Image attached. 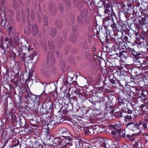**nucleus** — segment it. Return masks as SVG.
<instances>
[{
  "label": "nucleus",
  "mask_w": 148,
  "mask_h": 148,
  "mask_svg": "<svg viewBox=\"0 0 148 148\" xmlns=\"http://www.w3.org/2000/svg\"><path fill=\"white\" fill-rule=\"evenodd\" d=\"M75 27L73 26L72 29V32L73 33V34H71L69 38V41L73 43L76 41L77 38V35L75 33Z\"/></svg>",
  "instance_id": "obj_21"
},
{
  "label": "nucleus",
  "mask_w": 148,
  "mask_h": 148,
  "mask_svg": "<svg viewBox=\"0 0 148 148\" xmlns=\"http://www.w3.org/2000/svg\"><path fill=\"white\" fill-rule=\"evenodd\" d=\"M140 55H141V54L139 53L137 55V57H136L133 58V60L134 62H139L141 64L144 62V61L145 60V59L142 57H140L139 56Z\"/></svg>",
  "instance_id": "obj_25"
},
{
  "label": "nucleus",
  "mask_w": 148,
  "mask_h": 148,
  "mask_svg": "<svg viewBox=\"0 0 148 148\" xmlns=\"http://www.w3.org/2000/svg\"><path fill=\"white\" fill-rule=\"evenodd\" d=\"M7 19H0V22H1V25L2 26H4L6 23Z\"/></svg>",
  "instance_id": "obj_56"
},
{
  "label": "nucleus",
  "mask_w": 148,
  "mask_h": 148,
  "mask_svg": "<svg viewBox=\"0 0 148 148\" xmlns=\"http://www.w3.org/2000/svg\"><path fill=\"white\" fill-rule=\"evenodd\" d=\"M124 50L127 52V54L128 55V56H131L133 57V58H135L136 57H137V55L139 53L136 51L134 49H132L131 48H126Z\"/></svg>",
  "instance_id": "obj_15"
},
{
  "label": "nucleus",
  "mask_w": 148,
  "mask_h": 148,
  "mask_svg": "<svg viewBox=\"0 0 148 148\" xmlns=\"http://www.w3.org/2000/svg\"><path fill=\"white\" fill-rule=\"evenodd\" d=\"M11 119H12V121L13 123H15L16 120V115L13 112L12 113Z\"/></svg>",
  "instance_id": "obj_55"
},
{
  "label": "nucleus",
  "mask_w": 148,
  "mask_h": 148,
  "mask_svg": "<svg viewBox=\"0 0 148 148\" xmlns=\"http://www.w3.org/2000/svg\"><path fill=\"white\" fill-rule=\"evenodd\" d=\"M103 87H101L97 88L96 89V93L97 95L98 96H99L100 98H101V97H103L102 96L101 97L100 96H99V94H102V95H104V93L103 92Z\"/></svg>",
  "instance_id": "obj_37"
},
{
  "label": "nucleus",
  "mask_w": 148,
  "mask_h": 148,
  "mask_svg": "<svg viewBox=\"0 0 148 148\" xmlns=\"http://www.w3.org/2000/svg\"><path fill=\"white\" fill-rule=\"evenodd\" d=\"M64 108H65V110L68 111H71L73 109L71 105L69 106L68 104H65L64 106Z\"/></svg>",
  "instance_id": "obj_50"
},
{
  "label": "nucleus",
  "mask_w": 148,
  "mask_h": 148,
  "mask_svg": "<svg viewBox=\"0 0 148 148\" xmlns=\"http://www.w3.org/2000/svg\"><path fill=\"white\" fill-rule=\"evenodd\" d=\"M108 144V140H103L102 142H101V146L104 147V148L106 147V144Z\"/></svg>",
  "instance_id": "obj_52"
},
{
  "label": "nucleus",
  "mask_w": 148,
  "mask_h": 148,
  "mask_svg": "<svg viewBox=\"0 0 148 148\" xmlns=\"http://www.w3.org/2000/svg\"><path fill=\"white\" fill-rule=\"evenodd\" d=\"M0 40L1 43L0 44V49L1 48L4 51L5 46V48L7 49L12 47L13 43L14 45L17 46L20 44L19 38L18 33H15L14 35L9 37V38L1 36Z\"/></svg>",
  "instance_id": "obj_1"
},
{
  "label": "nucleus",
  "mask_w": 148,
  "mask_h": 148,
  "mask_svg": "<svg viewBox=\"0 0 148 148\" xmlns=\"http://www.w3.org/2000/svg\"><path fill=\"white\" fill-rule=\"evenodd\" d=\"M55 24L58 28H60L62 27V25L61 21L59 19H57L55 21Z\"/></svg>",
  "instance_id": "obj_48"
},
{
  "label": "nucleus",
  "mask_w": 148,
  "mask_h": 148,
  "mask_svg": "<svg viewBox=\"0 0 148 148\" xmlns=\"http://www.w3.org/2000/svg\"><path fill=\"white\" fill-rule=\"evenodd\" d=\"M133 10L134 12L135 13H138V11H139L138 7V4H137V5L133 7Z\"/></svg>",
  "instance_id": "obj_59"
},
{
  "label": "nucleus",
  "mask_w": 148,
  "mask_h": 148,
  "mask_svg": "<svg viewBox=\"0 0 148 148\" xmlns=\"http://www.w3.org/2000/svg\"><path fill=\"white\" fill-rule=\"evenodd\" d=\"M61 134L60 138H63L67 136L71 135V134L69 131L65 128H62L61 129Z\"/></svg>",
  "instance_id": "obj_18"
},
{
  "label": "nucleus",
  "mask_w": 148,
  "mask_h": 148,
  "mask_svg": "<svg viewBox=\"0 0 148 148\" xmlns=\"http://www.w3.org/2000/svg\"><path fill=\"white\" fill-rule=\"evenodd\" d=\"M119 71H117L115 73L117 75H119L120 76L125 75V74L126 72L124 70V69L123 68V66H121L118 68Z\"/></svg>",
  "instance_id": "obj_26"
},
{
  "label": "nucleus",
  "mask_w": 148,
  "mask_h": 148,
  "mask_svg": "<svg viewBox=\"0 0 148 148\" xmlns=\"http://www.w3.org/2000/svg\"><path fill=\"white\" fill-rule=\"evenodd\" d=\"M126 127L132 131H137V130H140L138 127V125L137 123H134V122H130L128 123L126 125Z\"/></svg>",
  "instance_id": "obj_13"
},
{
  "label": "nucleus",
  "mask_w": 148,
  "mask_h": 148,
  "mask_svg": "<svg viewBox=\"0 0 148 148\" xmlns=\"http://www.w3.org/2000/svg\"><path fill=\"white\" fill-rule=\"evenodd\" d=\"M45 88H44V90L43 91V92H42V93L40 95V97H43V99L45 100H47V99H48L49 95L45 93Z\"/></svg>",
  "instance_id": "obj_42"
},
{
  "label": "nucleus",
  "mask_w": 148,
  "mask_h": 148,
  "mask_svg": "<svg viewBox=\"0 0 148 148\" xmlns=\"http://www.w3.org/2000/svg\"><path fill=\"white\" fill-rule=\"evenodd\" d=\"M145 75L142 73H140V74H137L135 75L134 78H136V79H141L143 80L145 78Z\"/></svg>",
  "instance_id": "obj_43"
},
{
  "label": "nucleus",
  "mask_w": 148,
  "mask_h": 148,
  "mask_svg": "<svg viewBox=\"0 0 148 148\" xmlns=\"http://www.w3.org/2000/svg\"><path fill=\"white\" fill-rule=\"evenodd\" d=\"M128 96L129 97H130L129 95ZM130 98L129 99L127 96H125V97H122L120 96H118L117 99L118 101V105L120 106L124 105L127 104L130 101Z\"/></svg>",
  "instance_id": "obj_11"
},
{
  "label": "nucleus",
  "mask_w": 148,
  "mask_h": 148,
  "mask_svg": "<svg viewBox=\"0 0 148 148\" xmlns=\"http://www.w3.org/2000/svg\"><path fill=\"white\" fill-rule=\"evenodd\" d=\"M82 133H85L86 135H91L90 133V131H89L87 129H84L83 130Z\"/></svg>",
  "instance_id": "obj_61"
},
{
  "label": "nucleus",
  "mask_w": 148,
  "mask_h": 148,
  "mask_svg": "<svg viewBox=\"0 0 148 148\" xmlns=\"http://www.w3.org/2000/svg\"><path fill=\"white\" fill-rule=\"evenodd\" d=\"M124 118L125 121L126 122L129 121L130 120H131L132 118V117L131 116V115H130V116H125Z\"/></svg>",
  "instance_id": "obj_54"
},
{
  "label": "nucleus",
  "mask_w": 148,
  "mask_h": 148,
  "mask_svg": "<svg viewBox=\"0 0 148 148\" xmlns=\"http://www.w3.org/2000/svg\"><path fill=\"white\" fill-rule=\"evenodd\" d=\"M127 35H128V36L127 35H124L123 37V40L124 41V43H125L127 42L129 43H132L133 41L131 38V37L129 35H128V34H127Z\"/></svg>",
  "instance_id": "obj_31"
},
{
  "label": "nucleus",
  "mask_w": 148,
  "mask_h": 148,
  "mask_svg": "<svg viewBox=\"0 0 148 148\" xmlns=\"http://www.w3.org/2000/svg\"><path fill=\"white\" fill-rule=\"evenodd\" d=\"M122 113L123 112L121 111H119L114 113L112 116V118L110 120L113 119V118L114 116L116 118H119L120 117H122L123 116Z\"/></svg>",
  "instance_id": "obj_33"
},
{
  "label": "nucleus",
  "mask_w": 148,
  "mask_h": 148,
  "mask_svg": "<svg viewBox=\"0 0 148 148\" xmlns=\"http://www.w3.org/2000/svg\"><path fill=\"white\" fill-rule=\"evenodd\" d=\"M121 134H119V135L118 134H119L118 133H117V132H116L115 130L114 131H112L111 132V134L114 136V137L116 138L117 140H118L121 138L122 132H121Z\"/></svg>",
  "instance_id": "obj_32"
},
{
  "label": "nucleus",
  "mask_w": 148,
  "mask_h": 148,
  "mask_svg": "<svg viewBox=\"0 0 148 148\" xmlns=\"http://www.w3.org/2000/svg\"><path fill=\"white\" fill-rule=\"evenodd\" d=\"M126 23H123L122 26L120 27V29H118L117 31H120L121 32H122L123 31V29L124 28V29L125 30V29L124 28H125V29L127 28V26H129V24L128 23H127L126 22H125Z\"/></svg>",
  "instance_id": "obj_44"
},
{
  "label": "nucleus",
  "mask_w": 148,
  "mask_h": 148,
  "mask_svg": "<svg viewBox=\"0 0 148 148\" xmlns=\"http://www.w3.org/2000/svg\"><path fill=\"white\" fill-rule=\"evenodd\" d=\"M112 50L114 51L117 55V53H119V51H120L122 50H124L126 48L125 45H121V44H118V42L116 43L115 44L114 43L112 45Z\"/></svg>",
  "instance_id": "obj_10"
},
{
  "label": "nucleus",
  "mask_w": 148,
  "mask_h": 148,
  "mask_svg": "<svg viewBox=\"0 0 148 148\" xmlns=\"http://www.w3.org/2000/svg\"><path fill=\"white\" fill-rule=\"evenodd\" d=\"M132 88L133 90H132V91L133 92L136 93H139V92H138L140 90V88H139L136 87H133Z\"/></svg>",
  "instance_id": "obj_53"
},
{
  "label": "nucleus",
  "mask_w": 148,
  "mask_h": 148,
  "mask_svg": "<svg viewBox=\"0 0 148 148\" xmlns=\"http://www.w3.org/2000/svg\"><path fill=\"white\" fill-rule=\"evenodd\" d=\"M26 98L27 100V103L28 107L29 108H34L35 106V102L36 101V103L38 104L37 101L40 99L38 96L33 94L30 91L29 89L26 90ZM38 104H37V106Z\"/></svg>",
  "instance_id": "obj_4"
},
{
  "label": "nucleus",
  "mask_w": 148,
  "mask_h": 148,
  "mask_svg": "<svg viewBox=\"0 0 148 148\" xmlns=\"http://www.w3.org/2000/svg\"><path fill=\"white\" fill-rule=\"evenodd\" d=\"M122 112L123 113L124 112L129 114H131L132 113V110H130L128 108H124Z\"/></svg>",
  "instance_id": "obj_49"
},
{
  "label": "nucleus",
  "mask_w": 148,
  "mask_h": 148,
  "mask_svg": "<svg viewBox=\"0 0 148 148\" xmlns=\"http://www.w3.org/2000/svg\"><path fill=\"white\" fill-rule=\"evenodd\" d=\"M38 105L35 108L36 113L40 112L43 114L51 112L53 108L51 102L50 101L45 102L44 104L37 101Z\"/></svg>",
  "instance_id": "obj_2"
},
{
  "label": "nucleus",
  "mask_w": 148,
  "mask_h": 148,
  "mask_svg": "<svg viewBox=\"0 0 148 148\" xmlns=\"http://www.w3.org/2000/svg\"><path fill=\"white\" fill-rule=\"evenodd\" d=\"M137 4L138 7L139 11H140L141 14L145 15L142 18H148V3L143 2L141 4L138 3Z\"/></svg>",
  "instance_id": "obj_6"
},
{
  "label": "nucleus",
  "mask_w": 148,
  "mask_h": 148,
  "mask_svg": "<svg viewBox=\"0 0 148 148\" xmlns=\"http://www.w3.org/2000/svg\"><path fill=\"white\" fill-rule=\"evenodd\" d=\"M104 105H105L106 110L108 111L110 114L114 113L115 106L113 104V103H112V104H110V105L109 104L107 106L106 103H105Z\"/></svg>",
  "instance_id": "obj_20"
},
{
  "label": "nucleus",
  "mask_w": 148,
  "mask_h": 148,
  "mask_svg": "<svg viewBox=\"0 0 148 148\" xmlns=\"http://www.w3.org/2000/svg\"><path fill=\"white\" fill-rule=\"evenodd\" d=\"M41 72L43 73L44 75L48 74L50 72V70L45 65H42L41 69Z\"/></svg>",
  "instance_id": "obj_27"
},
{
  "label": "nucleus",
  "mask_w": 148,
  "mask_h": 148,
  "mask_svg": "<svg viewBox=\"0 0 148 148\" xmlns=\"http://www.w3.org/2000/svg\"><path fill=\"white\" fill-rule=\"evenodd\" d=\"M117 56L120 57L122 60L126 59L128 57V55L127 53L125 50H122L119 51V53H117Z\"/></svg>",
  "instance_id": "obj_22"
},
{
  "label": "nucleus",
  "mask_w": 148,
  "mask_h": 148,
  "mask_svg": "<svg viewBox=\"0 0 148 148\" xmlns=\"http://www.w3.org/2000/svg\"><path fill=\"white\" fill-rule=\"evenodd\" d=\"M128 73L132 75L135 74V71L134 70V67H132L131 66Z\"/></svg>",
  "instance_id": "obj_62"
},
{
  "label": "nucleus",
  "mask_w": 148,
  "mask_h": 148,
  "mask_svg": "<svg viewBox=\"0 0 148 148\" xmlns=\"http://www.w3.org/2000/svg\"><path fill=\"white\" fill-rule=\"evenodd\" d=\"M8 35L10 37H11L14 35L15 33H17L14 31L13 27L11 26L10 27L8 28Z\"/></svg>",
  "instance_id": "obj_40"
},
{
  "label": "nucleus",
  "mask_w": 148,
  "mask_h": 148,
  "mask_svg": "<svg viewBox=\"0 0 148 148\" xmlns=\"http://www.w3.org/2000/svg\"><path fill=\"white\" fill-rule=\"evenodd\" d=\"M139 21V24H140L142 25H145L146 27L148 26V22H147V21L146 19H138Z\"/></svg>",
  "instance_id": "obj_36"
},
{
  "label": "nucleus",
  "mask_w": 148,
  "mask_h": 148,
  "mask_svg": "<svg viewBox=\"0 0 148 148\" xmlns=\"http://www.w3.org/2000/svg\"><path fill=\"white\" fill-rule=\"evenodd\" d=\"M98 10V13L99 16H102L105 13V10L104 8H100Z\"/></svg>",
  "instance_id": "obj_45"
},
{
  "label": "nucleus",
  "mask_w": 148,
  "mask_h": 148,
  "mask_svg": "<svg viewBox=\"0 0 148 148\" xmlns=\"http://www.w3.org/2000/svg\"><path fill=\"white\" fill-rule=\"evenodd\" d=\"M53 119V116L50 117L49 119H48L47 121V123H48V125H50L51 126H53L56 125Z\"/></svg>",
  "instance_id": "obj_41"
},
{
  "label": "nucleus",
  "mask_w": 148,
  "mask_h": 148,
  "mask_svg": "<svg viewBox=\"0 0 148 148\" xmlns=\"http://www.w3.org/2000/svg\"><path fill=\"white\" fill-rule=\"evenodd\" d=\"M64 143V145L62 146L61 148H67V146H69L71 147L73 145V136L71 135L69 136L62 139Z\"/></svg>",
  "instance_id": "obj_8"
},
{
  "label": "nucleus",
  "mask_w": 148,
  "mask_h": 148,
  "mask_svg": "<svg viewBox=\"0 0 148 148\" xmlns=\"http://www.w3.org/2000/svg\"><path fill=\"white\" fill-rule=\"evenodd\" d=\"M141 134L140 132H138L136 134H134L130 136L129 134L126 135L125 134V132H124V133H123V131L122 132V133L121 135V138H123L126 139H128L129 140L132 141H134L135 139L134 137L138 136H140Z\"/></svg>",
  "instance_id": "obj_12"
},
{
  "label": "nucleus",
  "mask_w": 148,
  "mask_h": 148,
  "mask_svg": "<svg viewBox=\"0 0 148 148\" xmlns=\"http://www.w3.org/2000/svg\"><path fill=\"white\" fill-rule=\"evenodd\" d=\"M57 34V31L56 29L53 28L51 31V36L54 37Z\"/></svg>",
  "instance_id": "obj_51"
},
{
  "label": "nucleus",
  "mask_w": 148,
  "mask_h": 148,
  "mask_svg": "<svg viewBox=\"0 0 148 148\" xmlns=\"http://www.w3.org/2000/svg\"><path fill=\"white\" fill-rule=\"evenodd\" d=\"M118 15L120 18L124 17H125L126 18H128L129 17V16L130 15L129 13L121 12L118 13Z\"/></svg>",
  "instance_id": "obj_29"
},
{
  "label": "nucleus",
  "mask_w": 148,
  "mask_h": 148,
  "mask_svg": "<svg viewBox=\"0 0 148 148\" xmlns=\"http://www.w3.org/2000/svg\"><path fill=\"white\" fill-rule=\"evenodd\" d=\"M117 40L119 42L118 44H121V45H125V43H123V42H124V41H123V39H122V38H117Z\"/></svg>",
  "instance_id": "obj_58"
},
{
  "label": "nucleus",
  "mask_w": 148,
  "mask_h": 148,
  "mask_svg": "<svg viewBox=\"0 0 148 148\" xmlns=\"http://www.w3.org/2000/svg\"><path fill=\"white\" fill-rule=\"evenodd\" d=\"M103 22L107 26H111L112 29H114L116 27V25L114 22L113 19H103Z\"/></svg>",
  "instance_id": "obj_16"
},
{
  "label": "nucleus",
  "mask_w": 148,
  "mask_h": 148,
  "mask_svg": "<svg viewBox=\"0 0 148 148\" xmlns=\"http://www.w3.org/2000/svg\"><path fill=\"white\" fill-rule=\"evenodd\" d=\"M13 112H12V111L10 112L8 114V115H7V118L8 120H10L11 119V117L12 115V113H13Z\"/></svg>",
  "instance_id": "obj_63"
},
{
  "label": "nucleus",
  "mask_w": 148,
  "mask_h": 148,
  "mask_svg": "<svg viewBox=\"0 0 148 148\" xmlns=\"http://www.w3.org/2000/svg\"><path fill=\"white\" fill-rule=\"evenodd\" d=\"M44 135V138L46 140H49L51 139V135H50L49 129H47L46 130V131L45 132Z\"/></svg>",
  "instance_id": "obj_30"
},
{
  "label": "nucleus",
  "mask_w": 148,
  "mask_h": 148,
  "mask_svg": "<svg viewBox=\"0 0 148 148\" xmlns=\"http://www.w3.org/2000/svg\"><path fill=\"white\" fill-rule=\"evenodd\" d=\"M134 70L135 71V74H138L139 72V71H140V68L136 66L134 67Z\"/></svg>",
  "instance_id": "obj_57"
},
{
  "label": "nucleus",
  "mask_w": 148,
  "mask_h": 148,
  "mask_svg": "<svg viewBox=\"0 0 148 148\" xmlns=\"http://www.w3.org/2000/svg\"><path fill=\"white\" fill-rule=\"evenodd\" d=\"M109 127L110 128L116 131L117 133L121 134V132L123 131V129L121 128V125L120 122L115 123L113 125H109ZM119 135L120 134H118Z\"/></svg>",
  "instance_id": "obj_14"
},
{
  "label": "nucleus",
  "mask_w": 148,
  "mask_h": 148,
  "mask_svg": "<svg viewBox=\"0 0 148 148\" xmlns=\"http://www.w3.org/2000/svg\"><path fill=\"white\" fill-rule=\"evenodd\" d=\"M106 97V99L108 98V101L107 102H106L105 101H104V102H106L105 103H106L107 106L108 105H109V104L110 105V104H111L112 103H113V101L114 100L117 99L114 95L111 94H110L108 95V97Z\"/></svg>",
  "instance_id": "obj_24"
},
{
  "label": "nucleus",
  "mask_w": 148,
  "mask_h": 148,
  "mask_svg": "<svg viewBox=\"0 0 148 148\" xmlns=\"http://www.w3.org/2000/svg\"><path fill=\"white\" fill-rule=\"evenodd\" d=\"M92 98V97H91L90 98V101L93 104H94V103H95L94 104V107L95 109L97 110H102L105 106V105H104L105 103H104V102L105 101L106 98V97H103L102 100H101V101H97L96 102L93 101Z\"/></svg>",
  "instance_id": "obj_7"
},
{
  "label": "nucleus",
  "mask_w": 148,
  "mask_h": 148,
  "mask_svg": "<svg viewBox=\"0 0 148 148\" xmlns=\"http://www.w3.org/2000/svg\"><path fill=\"white\" fill-rule=\"evenodd\" d=\"M32 33L34 36L36 35L38 33V30L36 25H33L32 27Z\"/></svg>",
  "instance_id": "obj_35"
},
{
  "label": "nucleus",
  "mask_w": 148,
  "mask_h": 148,
  "mask_svg": "<svg viewBox=\"0 0 148 148\" xmlns=\"http://www.w3.org/2000/svg\"><path fill=\"white\" fill-rule=\"evenodd\" d=\"M17 50L16 49V48L14 47H13L12 49V51L14 55V57H15L16 56V54L15 53V52H17Z\"/></svg>",
  "instance_id": "obj_60"
},
{
  "label": "nucleus",
  "mask_w": 148,
  "mask_h": 148,
  "mask_svg": "<svg viewBox=\"0 0 148 148\" xmlns=\"http://www.w3.org/2000/svg\"><path fill=\"white\" fill-rule=\"evenodd\" d=\"M48 44L49 50L47 56V65L51 66L55 63V59L53 54V53H55V45L52 40L49 41Z\"/></svg>",
  "instance_id": "obj_3"
},
{
  "label": "nucleus",
  "mask_w": 148,
  "mask_h": 148,
  "mask_svg": "<svg viewBox=\"0 0 148 148\" xmlns=\"http://www.w3.org/2000/svg\"><path fill=\"white\" fill-rule=\"evenodd\" d=\"M114 29H112V30H110L108 29H106V33L107 39L106 43L110 47H111L114 43L116 42V40L117 39L116 38V36L115 34Z\"/></svg>",
  "instance_id": "obj_5"
},
{
  "label": "nucleus",
  "mask_w": 148,
  "mask_h": 148,
  "mask_svg": "<svg viewBox=\"0 0 148 148\" xmlns=\"http://www.w3.org/2000/svg\"><path fill=\"white\" fill-rule=\"evenodd\" d=\"M28 53L27 54L30 55L28 57L30 59L33 60L34 58L36 56L37 53L34 50V49L31 47H29L27 49Z\"/></svg>",
  "instance_id": "obj_17"
},
{
  "label": "nucleus",
  "mask_w": 148,
  "mask_h": 148,
  "mask_svg": "<svg viewBox=\"0 0 148 148\" xmlns=\"http://www.w3.org/2000/svg\"><path fill=\"white\" fill-rule=\"evenodd\" d=\"M88 11L86 9H84L82 10L80 13L81 17L84 18L86 17L88 14Z\"/></svg>",
  "instance_id": "obj_39"
},
{
  "label": "nucleus",
  "mask_w": 148,
  "mask_h": 148,
  "mask_svg": "<svg viewBox=\"0 0 148 148\" xmlns=\"http://www.w3.org/2000/svg\"><path fill=\"white\" fill-rule=\"evenodd\" d=\"M108 61L111 64V65H110V66L114 67L117 66L119 62V60L117 58H113L111 56Z\"/></svg>",
  "instance_id": "obj_19"
},
{
  "label": "nucleus",
  "mask_w": 148,
  "mask_h": 148,
  "mask_svg": "<svg viewBox=\"0 0 148 148\" xmlns=\"http://www.w3.org/2000/svg\"><path fill=\"white\" fill-rule=\"evenodd\" d=\"M105 10V13L107 14L112 9V7L110 4L108 3H106L104 5Z\"/></svg>",
  "instance_id": "obj_28"
},
{
  "label": "nucleus",
  "mask_w": 148,
  "mask_h": 148,
  "mask_svg": "<svg viewBox=\"0 0 148 148\" xmlns=\"http://www.w3.org/2000/svg\"><path fill=\"white\" fill-rule=\"evenodd\" d=\"M109 80L111 83L115 84L116 83V78L115 77L114 74L112 75L109 77Z\"/></svg>",
  "instance_id": "obj_38"
},
{
  "label": "nucleus",
  "mask_w": 148,
  "mask_h": 148,
  "mask_svg": "<svg viewBox=\"0 0 148 148\" xmlns=\"http://www.w3.org/2000/svg\"><path fill=\"white\" fill-rule=\"evenodd\" d=\"M54 140V142L57 145H61V147L64 145V142H63V140L62 141H61L58 138H56Z\"/></svg>",
  "instance_id": "obj_47"
},
{
  "label": "nucleus",
  "mask_w": 148,
  "mask_h": 148,
  "mask_svg": "<svg viewBox=\"0 0 148 148\" xmlns=\"http://www.w3.org/2000/svg\"><path fill=\"white\" fill-rule=\"evenodd\" d=\"M22 4V2L20 0H14L13 2V7L15 9L18 7Z\"/></svg>",
  "instance_id": "obj_34"
},
{
  "label": "nucleus",
  "mask_w": 148,
  "mask_h": 148,
  "mask_svg": "<svg viewBox=\"0 0 148 148\" xmlns=\"http://www.w3.org/2000/svg\"><path fill=\"white\" fill-rule=\"evenodd\" d=\"M48 24V19H43V25L44 26H47Z\"/></svg>",
  "instance_id": "obj_64"
},
{
  "label": "nucleus",
  "mask_w": 148,
  "mask_h": 148,
  "mask_svg": "<svg viewBox=\"0 0 148 148\" xmlns=\"http://www.w3.org/2000/svg\"><path fill=\"white\" fill-rule=\"evenodd\" d=\"M131 66L129 64H126L124 65V67H123L124 69V70L126 72H129L130 68H131Z\"/></svg>",
  "instance_id": "obj_46"
},
{
  "label": "nucleus",
  "mask_w": 148,
  "mask_h": 148,
  "mask_svg": "<svg viewBox=\"0 0 148 148\" xmlns=\"http://www.w3.org/2000/svg\"><path fill=\"white\" fill-rule=\"evenodd\" d=\"M98 30L97 29V27H95V29L94 28L93 32L94 33L97 34V37H99L100 41L102 42L106 40L107 38L106 35V36L105 33L102 32H100L99 29H98Z\"/></svg>",
  "instance_id": "obj_9"
},
{
  "label": "nucleus",
  "mask_w": 148,
  "mask_h": 148,
  "mask_svg": "<svg viewBox=\"0 0 148 148\" xmlns=\"http://www.w3.org/2000/svg\"><path fill=\"white\" fill-rule=\"evenodd\" d=\"M88 147L87 144L83 142L81 139L79 140V141L76 146L77 148H89Z\"/></svg>",
  "instance_id": "obj_23"
}]
</instances>
